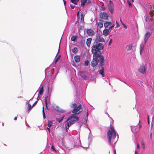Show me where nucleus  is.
I'll list each match as a JSON object with an SVG mask.
<instances>
[{
	"mask_svg": "<svg viewBox=\"0 0 154 154\" xmlns=\"http://www.w3.org/2000/svg\"><path fill=\"white\" fill-rule=\"evenodd\" d=\"M127 2L128 4L129 7H132V4L129 0H127Z\"/></svg>",
	"mask_w": 154,
	"mask_h": 154,
	"instance_id": "e433bc0d",
	"label": "nucleus"
},
{
	"mask_svg": "<svg viewBox=\"0 0 154 154\" xmlns=\"http://www.w3.org/2000/svg\"><path fill=\"white\" fill-rule=\"evenodd\" d=\"M120 20V22H121V23H122V21L121 20Z\"/></svg>",
	"mask_w": 154,
	"mask_h": 154,
	"instance_id": "0e129e2a",
	"label": "nucleus"
},
{
	"mask_svg": "<svg viewBox=\"0 0 154 154\" xmlns=\"http://www.w3.org/2000/svg\"><path fill=\"white\" fill-rule=\"evenodd\" d=\"M70 6L71 8L72 9H73L74 8V7H75V6L73 5H72V4H70Z\"/></svg>",
	"mask_w": 154,
	"mask_h": 154,
	"instance_id": "79ce46f5",
	"label": "nucleus"
},
{
	"mask_svg": "<svg viewBox=\"0 0 154 154\" xmlns=\"http://www.w3.org/2000/svg\"><path fill=\"white\" fill-rule=\"evenodd\" d=\"M43 113V115L44 116V118H45V113L44 111V107H43V110H42Z\"/></svg>",
	"mask_w": 154,
	"mask_h": 154,
	"instance_id": "c03bdc74",
	"label": "nucleus"
},
{
	"mask_svg": "<svg viewBox=\"0 0 154 154\" xmlns=\"http://www.w3.org/2000/svg\"><path fill=\"white\" fill-rule=\"evenodd\" d=\"M79 11L78 12L77 14V16L78 17L79 15Z\"/></svg>",
	"mask_w": 154,
	"mask_h": 154,
	"instance_id": "680f3d73",
	"label": "nucleus"
},
{
	"mask_svg": "<svg viewBox=\"0 0 154 154\" xmlns=\"http://www.w3.org/2000/svg\"><path fill=\"white\" fill-rule=\"evenodd\" d=\"M137 148L139 149L140 148V146L138 143L137 144Z\"/></svg>",
	"mask_w": 154,
	"mask_h": 154,
	"instance_id": "8fccbe9b",
	"label": "nucleus"
},
{
	"mask_svg": "<svg viewBox=\"0 0 154 154\" xmlns=\"http://www.w3.org/2000/svg\"><path fill=\"white\" fill-rule=\"evenodd\" d=\"M63 1H64V0H63Z\"/></svg>",
	"mask_w": 154,
	"mask_h": 154,
	"instance_id": "774afa93",
	"label": "nucleus"
},
{
	"mask_svg": "<svg viewBox=\"0 0 154 154\" xmlns=\"http://www.w3.org/2000/svg\"><path fill=\"white\" fill-rule=\"evenodd\" d=\"M28 110H31L33 106H32L30 104H29L28 105Z\"/></svg>",
	"mask_w": 154,
	"mask_h": 154,
	"instance_id": "c9c22d12",
	"label": "nucleus"
},
{
	"mask_svg": "<svg viewBox=\"0 0 154 154\" xmlns=\"http://www.w3.org/2000/svg\"><path fill=\"white\" fill-rule=\"evenodd\" d=\"M108 8L111 14H112L114 10V5L113 2L110 0L109 1V5L108 6Z\"/></svg>",
	"mask_w": 154,
	"mask_h": 154,
	"instance_id": "20e7f679",
	"label": "nucleus"
},
{
	"mask_svg": "<svg viewBox=\"0 0 154 154\" xmlns=\"http://www.w3.org/2000/svg\"><path fill=\"white\" fill-rule=\"evenodd\" d=\"M77 38V36L76 35H74L72 36L71 38V40L72 41H75Z\"/></svg>",
	"mask_w": 154,
	"mask_h": 154,
	"instance_id": "cd10ccee",
	"label": "nucleus"
},
{
	"mask_svg": "<svg viewBox=\"0 0 154 154\" xmlns=\"http://www.w3.org/2000/svg\"><path fill=\"white\" fill-rule=\"evenodd\" d=\"M79 1V0H71V2L74 4L77 5Z\"/></svg>",
	"mask_w": 154,
	"mask_h": 154,
	"instance_id": "a878e982",
	"label": "nucleus"
},
{
	"mask_svg": "<svg viewBox=\"0 0 154 154\" xmlns=\"http://www.w3.org/2000/svg\"><path fill=\"white\" fill-rule=\"evenodd\" d=\"M74 59L75 62L78 63L80 62V57L79 55H75L74 57Z\"/></svg>",
	"mask_w": 154,
	"mask_h": 154,
	"instance_id": "dca6fc26",
	"label": "nucleus"
},
{
	"mask_svg": "<svg viewBox=\"0 0 154 154\" xmlns=\"http://www.w3.org/2000/svg\"><path fill=\"white\" fill-rule=\"evenodd\" d=\"M84 16L82 13H81V21L82 22H84Z\"/></svg>",
	"mask_w": 154,
	"mask_h": 154,
	"instance_id": "c756f323",
	"label": "nucleus"
},
{
	"mask_svg": "<svg viewBox=\"0 0 154 154\" xmlns=\"http://www.w3.org/2000/svg\"><path fill=\"white\" fill-rule=\"evenodd\" d=\"M76 121V120L73 119H71L69 120V122H70V123H71V125H72L73 124H74Z\"/></svg>",
	"mask_w": 154,
	"mask_h": 154,
	"instance_id": "7c9ffc66",
	"label": "nucleus"
},
{
	"mask_svg": "<svg viewBox=\"0 0 154 154\" xmlns=\"http://www.w3.org/2000/svg\"><path fill=\"white\" fill-rule=\"evenodd\" d=\"M80 75L81 76L82 78L83 79H85L86 78V76L85 75H83V74H84V71H81L80 72Z\"/></svg>",
	"mask_w": 154,
	"mask_h": 154,
	"instance_id": "5701e85b",
	"label": "nucleus"
},
{
	"mask_svg": "<svg viewBox=\"0 0 154 154\" xmlns=\"http://www.w3.org/2000/svg\"><path fill=\"white\" fill-rule=\"evenodd\" d=\"M60 56H59L56 59V60L55 61V63H56L57 62L58 60L60 59Z\"/></svg>",
	"mask_w": 154,
	"mask_h": 154,
	"instance_id": "ea45409f",
	"label": "nucleus"
},
{
	"mask_svg": "<svg viewBox=\"0 0 154 154\" xmlns=\"http://www.w3.org/2000/svg\"><path fill=\"white\" fill-rule=\"evenodd\" d=\"M112 39H110L109 41V46L111 45V44H112Z\"/></svg>",
	"mask_w": 154,
	"mask_h": 154,
	"instance_id": "a19ab883",
	"label": "nucleus"
},
{
	"mask_svg": "<svg viewBox=\"0 0 154 154\" xmlns=\"http://www.w3.org/2000/svg\"><path fill=\"white\" fill-rule=\"evenodd\" d=\"M82 108V105L80 104L78 106L74 108L73 109L72 112V113H78V111H80L79 110Z\"/></svg>",
	"mask_w": 154,
	"mask_h": 154,
	"instance_id": "0eeeda50",
	"label": "nucleus"
},
{
	"mask_svg": "<svg viewBox=\"0 0 154 154\" xmlns=\"http://www.w3.org/2000/svg\"><path fill=\"white\" fill-rule=\"evenodd\" d=\"M60 112H61V111H60ZM61 112H64V110H63V111H61Z\"/></svg>",
	"mask_w": 154,
	"mask_h": 154,
	"instance_id": "e2e57ef3",
	"label": "nucleus"
},
{
	"mask_svg": "<svg viewBox=\"0 0 154 154\" xmlns=\"http://www.w3.org/2000/svg\"><path fill=\"white\" fill-rule=\"evenodd\" d=\"M17 117L16 116V117H15L14 118V120H17Z\"/></svg>",
	"mask_w": 154,
	"mask_h": 154,
	"instance_id": "6e6d98bb",
	"label": "nucleus"
},
{
	"mask_svg": "<svg viewBox=\"0 0 154 154\" xmlns=\"http://www.w3.org/2000/svg\"><path fill=\"white\" fill-rule=\"evenodd\" d=\"M99 61L100 66L103 67L104 65L105 59L103 56L93 54V60L91 62V66L95 67L98 65Z\"/></svg>",
	"mask_w": 154,
	"mask_h": 154,
	"instance_id": "f257e3e1",
	"label": "nucleus"
},
{
	"mask_svg": "<svg viewBox=\"0 0 154 154\" xmlns=\"http://www.w3.org/2000/svg\"><path fill=\"white\" fill-rule=\"evenodd\" d=\"M152 18L151 17V18L150 19L149 18V16L147 15L146 16V17L145 20L146 22L149 23V22L152 21Z\"/></svg>",
	"mask_w": 154,
	"mask_h": 154,
	"instance_id": "412c9836",
	"label": "nucleus"
},
{
	"mask_svg": "<svg viewBox=\"0 0 154 154\" xmlns=\"http://www.w3.org/2000/svg\"><path fill=\"white\" fill-rule=\"evenodd\" d=\"M100 18L101 19H104L107 20H108L109 16L108 14L106 12H103L100 14Z\"/></svg>",
	"mask_w": 154,
	"mask_h": 154,
	"instance_id": "39448f33",
	"label": "nucleus"
},
{
	"mask_svg": "<svg viewBox=\"0 0 154 154\" xmlns=\"http://www.w3.org/2000/svg\"><path fill=\"white\" fill-rule=\"evenodd\" d=\"M111 130H108L107 132V138L110 144L111 143L112 138L114 139L116 137V132L112 125H110Z\"/></svg>",
	"mask_w": 154,
	"mask_h": 154,
	"instance_id": "7ed1b4c3",
	"label": "nucleus"
},
{
	"mask_svg": "<svg viewBox=\"0 0 154 154\" xmlns=\"http://www.w3.org/2000/svg\"><path fill=\"white\" fill-rule=\"evenodd\" d=\"M82 111H79L78 112V113H73V114L71 115V116L67 119V121L71 119L74 118V117H75V115H79V114Z\"/></svg>",
	"mask_w": 154,
	"mask_h": 154,
	"instance_id": "4468645a",
	"label": "nucleus"
},
{
	"mask_svg": "<svg viewBox=\"0 0 154 154\" xmlns=\"http://www.w3.org/2000/svg\"><path fill=\"white\" fill-rule=\"evenodd\" d=\"M103 48L104 46L102 43L94 42L91 47V52L93 54L102 56L101 51Z\"/></svg>",
	"mask_w": 154,
	"mask_h": 154,
	"instance_id": "f03ea898",
	"label": "nucleus"
},
{
	"mask_svg": "<svg viewBox=\"0 0 154 154\" xmlns=\"http://www.w3.org/2000/svg\"><path fill=\"white\" fill-rule=\"evenodd\" d=\"M77 105L75 103H74L72 104L71 106V107L72 108H74L75 107H76Z\"/></svg>",
	"mask_w": 154,
	"mask_h": 154,
	"instance_id": "f704fd0d",
	"label": "nucleus"
},
{
	"mask_svg": "<svg viewBox=\"0 0 154 154\" xmlns=\"http://www.w3.org/2000/svg\"><path fill=\"white\" fill-rule=\"evenodd\" d=\"M98 26L100 28H102L103 26V24L101 22H99L98 23Z\"/></svg>",
	"mask_w": 154,
	"mask_h": 154,
	"instance_id": "473e14b6",
	"label": "nucleus"
},
{
	"mask_svg": "<svg viewBox=\"0 0 154 154\" xmlns=\"http://www.w3.org/2000/svg\"><path fill=\"white\" fill-rule=\"evenodd\" d=\"M112 25V23L111 22H106L104 24V26L105 28H107L109 26H111Z\"/></svg>",
	"mask_w": 154,
	"mask_h": 154,
	"instance_id": "aec40b11",
	"label": "nucleus"
},
{
	"mask_svg": "<svg viewBox=\"0 0 154 154\" xmlns=\"http://www.w3.org/2000/svg\"><path fill=\"white\" fill-rule=\"evenodd\" d=\"M105 42V40L104 38H101L100 36H98L96 38L94 42L100 43V42Z\"/></svg>",
	"mask_w": 154,
	"mask_h": 154,
	"instance_id": "9b49d317",
	"label": "nucleus"
},
{
	"mask_svg": "<svg viewBox=\"0 0 154 154\" xmlns=\"http://www.w3.org/2000/svg\"><path fill=\"white\" fill-rule=\"evenodd\" d=\"M53 125V122L50 121H48V122L47 126L48 127H51Z\"/></svg>",
	"mask_w": 154,
	"mask_h": 154,
	"instance_id": "393cba45",
	"label": "nucleus"
},
{
	"mask_svg": "<svg viewBox=\"0 0 154 154\" xmlns=\"http://www.w3.org/2000/svg\"><path fill=\"white\" fill-rule=\"evenodd\" d=\"M141 145L143 149H145V145L144 143L143 142L141 143Z\"/></svg>",
	"mask_w": 154,
	"mask_h": 154,
	"instance_id": "4c0bfd02",
	"label": "nucleus"
},
{
	"mask_svg": "<svg viewBox=\"0 0 154 154\" xmlns=\"http://www.w3.org/2000/svg\"><path fill=\"white\" fill-rule=\"evenodd\" d=\"M146 69L145 66L143 64L140 66V68L138 69L139 71L143 74H145L146 73Z\"/></svg>",
	"mask_w": 154,
	"mask_h": 154,
	"instance_id": "423d86ee",
	"label": "nucleus"
},
{
	"mask_svg": "<svg viewBox=\"0 0 154 154\" xmlns=\"http://www.w3.org/2000/svg\"><path fill=\"white\" fill-rule=\"evenodd\" d=\"M115 26V24H113L112 26H111L109 28V29H112V28L113 27Z\"/></svg>",
	"mask_w": 154,
	"mask_h": 154,
	"instance_id": "3c124183",
	"label": "nucleus"
},
{
	"mask_svg": "<svg viewBox=\"0 0 154 154\" xmlns=\"http://www.w3.org/2000/svg\"><path fill=\"white\" fill-rule=\"evenodd\" d=\"M101 67H102V68L99 71V73L102 75L103 77H104V68L103 66Z\"/></svg>",
	"mask_w": 154,
	"mask_h": 154,
	"instance_id": "6ab92c4d",
	"label": "nucleus"
},
{
	"mask_svg": "<svg viewBox=\"0 0 154 154\" xmlns=\"http://www.w3.org/2000/svg\"><path fill=\"white\" fill-rule=\"evenodd\" d=\"M89 61L88 60H87L85 62L84 65L85 66H88L89 63Z\"/></svg>",
	"mask_w": 154,
	"mask_h": 154,
	"instance_id": "72a5a7b5",
	"label": "nucleus"
},
{
	"mask_svg": "<svg viewBox=\"0 0 154 154\" xmlns=\"http://www.w3.org/2000/svg\"><path fill=\"white\" fill-rule=\"evenodd\" d=\"M37 103V101H36L33 104L32 106H35Z\"/></svg>",
	"mask_w": 154,
	"mask_h": 154,
	"instance_id": "a18cd8bd",
	"label": "nucleus"
},
{
	"mask_svg": "<svg viewBox=\"0 0 154 154\" xmlns=\"http://www.w3.org/2000/svg\"><path fill=\"white\" fill-rule=\"evenodd\" d=\"M74 119H75L77 121H78L79 119V118L78 117L75 116V117H74Z\"/></svg>",
	"mask_w": 154,
	"mask_h": 154,
	"instance_id": "37998d69",
	"label": "nucleus"
},
{
	"mask_svg": "<svg viewBox=\"0 0 154 154\" xmlns=\"http://www.w3.org/2000/svg\"><path fill=\"white\" fill-rule=\"evenodd\" d=\"M64 117V116L62 117L61 118H57V121L58 122L60 123L61 122V121H62V120L63 119V118Z\"/></svg>",
	"mask_w": 154,
	"mask_h": 154,
	"instance_id": "2f4dec72",
	"label": "nucleus"
},
{
	"mask_svg": "<svg viewBox=\"0 0 154 154\" xmlns=\"http://www.w3.org/2000/svg\"><path fill=\"white\" fill-rule=\"evenodd\" d=\"M60 43L59 45H60ZM60 45H59V48H60Z\"/></svg>",
	"mask_w": 154,
	"mask_h": 154,
	"instance_id": "69168bd1",
	"label": "nucleus"
},
{
	"mask_svg": "<svg viewBox=\"0 0 154 154\" xmlns=\"http://www.w3.org/2000/svg\"><path fill=\"white\" fill-rule=\"evenodd\" d=\"M150 35V33L149 32H147L145 35L144 36V42L145 44H146L147 42Z\"/></svg>",
	"mask_w": 154,
	"mask_h": 154,
	"instance_id": "6e6552de",
	"label": "nucleus"
},
{
	"mask_svg": "<svg viewBox=\"0 0 154 154\" xmlns=\"http://www.w3.org/2000/svg\"><path fill=\"white\" fill-rule=\"evenodd\" d=\"M139 129H140L141 127V125H140V124H139Z\"/></svg>",
	"mask_w": 154,
	"mask_h": 154,
	"instance_id": "bf43d9fd",
	"label": "nucleus"
},
{
	"mask_svg": "<svg viewBox=\"0 0 154 154\" xmlns=\"http://www.w3.org/2000/svg\"><path fill=\"white\" fill-rule=\"evenodd\" d=\"M149 15L151 17L153 18L154 16V11L152 10H151L149 12Z\"/></svg>",
	"mask_w": 154,
	"mask_h": 154,
	"instance_id": "b1692460",
	"label": "nucleus"
},
{
	"mask_svg": "<svg viewBox=\"0 0 154 154\" xmlns=\"http://www.w3.org/2000/svg\"><path fill=\"white\" fill-rule=\"evenodd\" d=\"M116 23L117 24L116 27L118 28V27H119V24L118 23L117 21H116Z\"/></svg>",
	"mask_w": 154,
	"mask_h": 154,
	"instance_id": "49530a36",
	"label": "nucleus"
},
{
	"mask_svg": "<svg viewBox=\"0 0 154 154\" xmlns=\"http://www.w3.org/2000/svg\"><path fill=\"white\" fill-rule=\"evenodd\" d=\"M87 116H88V110H87Z\"/></svg>",
	"mask_w": 154,
	"mask_h": 154,
	"instance_id": "052dcab7",
	"label": "nucleus"
},
{
	"mask_svg": "<svg viewBox=\"0 0 154 154\" xmlns=\"http://www.w3.org/2000/svg\"><path fill=\"white\" fill-rule=\"evenodd\" d=\"M91 40L92 38H88L87 39L86 44L87 46L89 47H90Z\"/></svg>",
	"mask_w": 154,
	"mask_h": 154,
	"instance_id": "f3484780",
	"label": "nucleus"
},
{
	"mask_svg": "<svg viewBox=\"0 0 154 154\" xmlns=\"http://www.w3.org/2000/svg\"><path fill=\"white\" fill-rule=\"evenodd\" d=\"M81 29V28H79V29Z\"/></svg>",
	"mask_w": 154,
	"mask_h": 154,
	"instance_id": "338daca9",
	"label": "nucleus"
},
{
	"mask_svg": "<svg viewBox=\"0 0 154 154\" xmlns=\"http://www.w3.org/2000/svg\"><path fill=\"white\" fill-rule=\"evenodd\" d=\"M147 121H148V124H149V116H147Z\"/></svg>",
	"mask_w": 154,
	"mask_h": 154,
	"instance_id": "de8ad7c7",
	"label": "nucleus"
},
{
	"mask_svg": "<svg viewBox=\"0 0 154 154\" xmlns=\"http://www.w3.org/2000/svg\"><path fill=\"white\" fill-rule=\"evenodd\" d=\"M72 52L74 54L78 52V49L76 47H75L72 50Z\"/></svg>",
	"mask_w": 154,
	"mask_h": 154,
	"instance_id": "bb28decb",
	"label": "nucleus"
},
{
	"mask_svg": "<svg viewBox=\"0 0 154 154\" xmlns=\"http://www.w3.org/2000/svg\"><path fill=\"white\" fill-rule=\"evenodd\" d=\"M150 137L151 138V139H152V134L151 133H150Z\"/></svg>",
	"mask_w": 154,
	"mask_h": 154,
	"instance_id": "603ef678",
	"label": "nucleus"
},
{
	"mask_svg": "<svg viewBox=\"0 0 154 154\" xmlns=\"http://www.w3.org/2000/svg\"><path fill=\"white\" fill-rule=\"evenodd\" d=\"M51 149L54 152H57V151L56 150L54 149V147L53 146H52L51 147Z\"/></svg>",
	"mask_w": 154,
	"mask_h": 154,
	"instance_id": "58836bf2",
	"label": "nucleus"
},
{
	"mask_svg": "<svg viewBox=\"0 0 154 154\" xmlns=\"http://www.w3.org/2000/svg\"><path fill=\"white\" fill-rule=\"evenodd\" d=\"M145 45L143 44H141L140 46V55H141L143 50L144 49Z\"/></svg>",
	"mask_w": 154,
	"mask_h": 154,
	"instance_id": "ddd939ff",
	"label": "nucleus"
},
{
	"mask_svg": "<svg viewBox=\"0 0 154 154\" xmlns=\"http://www.w3.org/2000/svg\"><path fill=\"white\" fill-rule=\"evenodd\" d=\"M114 154H116V150H115L114 151Z\"/></svg>",
	"mask_w": 154,
	"mask_h": 154,
	"instance_id": "13d9d810",
	"label": "nucleus"
},
{
	"mask_svg": "<svg viewBox=\"0 0 154 154\" xmlns=\"http://www.w3.org/2000/svg\"><path fill=\"white\" fill-rule=\"evenodd\" d=\"M87 34L89 36H93L95 34L94 31L92 29H87L86 30Z\"/></svg>",
	"mask_w": 154,
	"mask_h": 154,
	"instance_id": "9d476101",
	"label": "nucleus"
},
{
	"mask_svg": "<svg viewBox=\"0 0 154 154\" xmlns=\"http://www.w3.org/2000/svg\"><path fill=\"white\" fill-rule=\"evenodd\" d=\"M103 35L106 36H107L109 33V31L108 29H105L103 32Z\"/></svg>",
	"mask_w": 154,
	"mask_h": 154,
	"instance_id": "a211bd4d",
	"label": "nucleus"
},
{
	"mask_svg": "<svg viewBox=\"0 0 154 154\" xmlns=\"http://www.w3.org/2000/svg\"><path fill=\"white\" fill-rule=\"evenodd\" d=\"M45 102L46 108L47 109H48V107L47 106L48 104L50 103V98L48 97H45Z\"/></svg>",
	"mask_w": 154,
	"mask_h": 154,
	"instance_id": "f8f14e48",
	"label": "nucleus"
},
{
	"mask_svg": "<svg viewBox=\"0 0 154 154\" xmlns=\"http://www.w3.org/2000/svg\"><path fill=\"white\" fill-rule=\"evenodd\" d=\"M50 128V127H47V129H48V131H49V132H50V128Z\"/></svg>",
	"mask_w": 154,
	"mask_h": 154,
	"instance_id": "864d4df0",
	"label": "nucleus"
},
{
	"mask_svg": "<svg viewBox=\"0 0 154 154\" xmlns=\"http://www.w3.org/2000/svg\"><path fill=\"white\" fill-rule=\"evenodd\" d=\"M81 5L82 7H84L85 4H88L90 3L91 2V0H81Z\"/></svg>",
	"mask_w": 154,
	"mask_h": 154,
	"instance_id": "1a4fd4ad",
	"label": "nucleus"
},
{
	"mask_svg": "<svg viewBox=\"0 0 154 154\" xmlns=\"http://www.w3.org/2000/svg\"><path fill=\"white\" fill-rule=\"evenodd\" d=\"M138 152L136 151H135V154H138Z\"/></svg>",
	"mask_w": 154,
	"mask_h": 154,
	"instance_id": "4d7b16f0",
	"label": "nucleus"
},
{
	"mask_svg": "<svg viewBox=\"0 0 154 154\" xmlns=\"http://www.w3.org/2000/svg\"><path fill=\"white\" fill-rule=\"evenodd\" d=\"M44 91V90H43V86H42V87L40 88V91L39 92V93L40 94H42L43 92Z\"/></svg>",
	"mask_w": 154,
	"mask_h": 154,
	"instance_id": "c85d7f7f",
	"label": "nucleus"
},
{
	"mask_svg": "<svg viewBox=\"0 0 154 154\" xmlns=\"http://www.w3.org/2000/svg\"><path fill=\"white\" fill-rule=\"evenodd\" d=\"M122 24H123V27L124 28H125V29L127 28V26L125 24H123V23H122Z\"/></svg>",
	"mask_w": 154,
	"mask_h": 154,
	"instance_id": "09e8293b",
	"label": "nucleus"
},
{
	"mask_svg": "<svg viewBox=\"0 0 154 154\" xmlns=\"http://www.w3.org/2000/svg\"><path fill=\"white\" fill-rule=\"evenodd\" d=\"M71 125V123H70V122H69V121H67V122L65 125V128L66 131H68L69 127Z\"/></svg>",
	"mask_w": 154,
	"mask_h": 154,
	"instance_id": "2eb2a0df",
	"label": "nucleus"
},
{
	"mask_svg": "<svg viewBox=\"0 0 154 154\" xmlns=\"http://www.w3.org/2000/svg\"><path fill=\"white\" fill-rule=\"evenodd\" d=\"M132 45H128L126 47V49L128 51H130L132 48Z\"/></svg>",
	"mask_w": 154,
	"mask_h": 154,
	"instance_id": "4be33fe9",
	"label": "nucleus"
},
{
	"mask_svg": "<svg viewBox=\"0 0 154 154\" xmlns=\"http://www.w3.org/2000/svg\"><path fill=\"white\" fill-rule=\"evenodd\" d=\"M63 1L64 2V5H65L66 4V2L65 1Z\"/></svg>",
	"mask_w": 154,
	"mask_h": 154,
	"instance_id": "5fc2aeb1",
	"label": "nucleus"
}]
</instances>
